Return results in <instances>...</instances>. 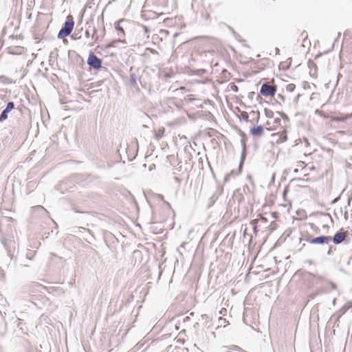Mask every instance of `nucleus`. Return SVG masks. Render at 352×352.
Instances as JSON below:
<instances>
[{"label":"nucleus","mask_w":352,"mask_h":352,"mask_svg":"<svg viewBox=\"0 0 352 352\" xmlns=\"http://www.w3.org/2000/svg\"><path fill=\"white\" fill-rule=\"evenodd\" d=\"M74 25V21L72 16L69 15L67 17L65 22L64 23L63 26L60 30L58 34V38H63L67 36H69L73 30Z\"/></svg>","instance_id":"obj_1"},{"label":"nucleus","mask_w":352,"mask_h":352,"mask_svg":"<svg viewBox=\"0 0 352 352\" xmlns=\"http://www.w3.org/2000/svg\"><path fill=\"white\" fill-rule=\"evenodd\" d=\"M87 65L94 69H98L102 67V60L91 52L88 56Z\"/></svg>","instance_id":"obj_2"},{"label":"nucleus","mask_w":352,"mask_h":352,"mask_svg":"<svg viewBox=\"0 0 352 352\" xmlns=\"http://www.w3.org/2000/svg\"><path fill=\"white\" fill-rule=\"evenodd\" d=\"M276 91L275 86H272L268 83H263L261 85L260 93L264 96H273Z\"/></svg>","instance_id":"obj_3"},{"label":"nucleus","mask_w":352,"mask_h":352,"mask_svg":"<svg viewBox=\"0 0 352 352\" xmlns=\"http://www.w3.org/2000/svg\"><path fill=\"white\" fill-rule=\"evenodd\" d=\"M331 240V237L329 236H320L311 239H307V241L311 244H328Z\"/></svg>","instance_id":"obj_4"},{"label":"nucleus","mask_w":352,"mask_h":352,"mask_svg":"<svg viewBox=\"0 0 352 352\" xmlns=\"http://www.w3.org/2000/svg\"><path fill=\"white\" fill-rule=\"evenodd\" d=\"M241 146H242V153H241V161H240V164H239V170H241V168H242V165H243V163L245 156H246V143H245V138L244 137H243L241 139Z\"/></svg>","instance_id":"obj_5"},{"label":"nucleus","mask_w":352,"mask_h":352,"mask_svg":"<svg viewBox=\"0 0 352 352\" xmlns=\"http://www.w3.org/2000/svg\"><path fill=\"white\" fill-rule=\"evenodd\" d=\"M346 234L344 232H337L333 237V241L335 244H340L344 241Z\"/></svg>","instance_id":"obj_6"},{"label":"nucleus","mask_w":352,"mask_h":352,"mask_svg":"<svg viewBox=\"0 0 352 352\" xmlns=\"http://www.w3.org/2000/svg\"><path fill=\"white\" fill-rule=\"evenodd\" d=\"M263 133V126L262 125L257 126L250 129V133L254 136H261Z\"/></svg>","instance_id":"obj_7"},{"label":"nucleus","mask_w":352,"mask_h":352,"mask_svg":"<svg viewBox=\"0 0 352 352\" xmlns=\"http://www.w3.org/2000/svg\"><path fill=\"white\" fill-rule=\"evenodd\" d=\"M241 169L239 170V168L238 169L237 171H235L234 170H231L230 173H228V174L226 175L225 178H224L225 182L229 181L232 177L238 175L241 173Z\"/></svg>","instance_id":"obj_8"},{"label":"nucleus","mask_w":352,"mask_h":352,"mask_svg":"<svg viewBox=\"0 0 352 352\" xmlns=\"http://www.w3.org/2000/svg\"><path fill=\"white\" fill-rule=\"evenodd\" d=\"M350 118H352V113L351 114L338 116L335 118V120L339 121V122H344Z\"/></svg>","instance_id":"obj_9"},{"label":"nucleus","mask_w":352,"mask_h":352,"mask_svg":"<svg viewBox=\"0 0 352 352\" xmlns=\"http://www.w3.org/2000/svg\"><path fill=\"white\" fill-rule=\"evenodd\" d=\"M123 21L122 20H120L119 21H118L116 23V30L118 32V36H120V35H124V30L122 27L120 26V23L121 22H122Z\"/></svg>","instance_id":"obj_10"},{"label":"nucleus","mask_w":352,"mask_h":352,"mask_svg":"<svg viewBox=\"0 0 352 352\" xmlns=\"http://www.w3.org/2000/svg\"><path fill=\"white\" fill-rule=\"evenodd\" d=\"M10 111L5 109L0 115V122H4L8 118V114Z\"/></svg>","instance_id":"obj_11"},{"label":"nucleus","mask_w":352,"mask_h":352,"mask_svg":"<svg viewBox=\"0 0 352 352\" xmlns=\"http://www.w3.org/2000/svg\"><path fill=\"white\" fill-rule=\"evenodd\" d=\"M287 140V135L285 131H283L280 135L279 138L277 140L278 143H282Z\"/></svg>","instance_id":"obj_12"},{"label":"nucleus","mask_w":352,"mask_h":352,"mask_svg":"<svg viewBox=\"0 0 352 352\" xmlns=\"http://www.w3.org/2000/svg\"><path fill=\"white\" fill-rule=\"evenodd\" d=\"M129 84L131 86H137L136 76L134 74H131L130 76Z\"/></svg>","instance_id":"obj_13"},{"label":"nucleus","mask_w":352,"mask_h":352,"mask_svg":"<svg viewBox=\"0 0 352 352\" xmlns=\"http://www.w3.org/2000/svg\"><path fill=\"white\" fill-rule=\"evenodd\" d=\"M265 116L268 118H272L274 116V111L269 109H265L264 110Z\"/></svg>","instance_id":"obj_14"},{"label":"nucleus","mask_w":352,"mask_h":352,"mask_svg":"<svg viewBox=\"0 0 352 352\" xmlns=\"http://www.w3.org/2000/svg\"><path fill=\"white\" fill-rule=\"evenodd\" d=\"M250 115H252V116H254V117H255L256 122H258V120L260 118V113L258 111H252L250 112Z\"/></svg>","instance_id":"obj_15"},{"label":"nucleus","mask_w":352,"mask_h":352,"mask_svg":"<svg viewBox=\"0 0 352 352\" xmlns=\"http://www.w3.org/2000/svg\"><path fill=\"white\" fill-rule=\"evenodd\" d=\"M296 85L293 83H290L287 85L286 90L289 92H293L295 90Z\"/></svg>","instance_id":"obj_16"},{"label":"nucleus","mask_w":352,"mask_h":352,"mask_svg":"<svg viewBox=\"0 0 352 352\" xmlns=\"http://www.w3.org/2000/svg\"><path fill=\"white\" fill-rule=\"evenodd\" d=\"M117 42H124V41H122L120 38H119L118 39H115V40L112 41L110 43H109L107 45V47H113L115 43Z\"/></svg>","instance_id":"obj_17"},{"label":"nucleus","mask_w":352,"mask_h":352,"mask_svg":"<svg viewBox=\"0 0 352 352\" xmlns=\"http://www.w3.org/2000/svg\"><path fill=\"white\" fill-rule=\"evenodd\" d=\"M14 103L13 102H9L8 104H7V106L6 107V109L7 110H8L10 112L14 109Z\"/></svg>","instance_id":"obj_18"},{"label":"nucleus","mask_w":352,"mask_h":352,"mask_svg":"<svg viewBox=\"0 0 352 352\" xmlns=\"http://www.w3.org/2000/svg\"><path fill=\"white\" fill-rule=\"evenodd\" d=\"M91 38L94 40V42H96L98 40V36H97V30L96 28L94 29L93 34L91 35Z\"/></svg>","instance_id":"obj_19"},{"label":"nucleus","mask_w":352,"mask_h":352,"mask_svg":"<svg viewBox=\"0 0 352 352\" xmlns=\"http://www.w3.org/2000/svg\"><path fill=\"white\" fill-rule=\"evenodd\" d=\"M164 131V129H163L162 131H159L157 133H155V135L157 140H160L162 137Z\"/></svg>","instance_id":"obj_20"},{"label":"nucleus","mask_w":352,"mask_h":352,"mask_svg":"<svg viewBox=\"0 0 352 352\" xmlns=\"http://www.w3.org/2000/svg\"><path fill=\"white\" fill-rule=\"evenodd\" d=\"M241 117L246 122L248 121L249 116H248V113L247 112H245V111L242 112L241 113Z\"/></svg>","instance_id":"obj_21"},{"label":"nucleus","mask_w":352,"mask_h":352,"mask_svg":"<svg viewBox=\"0 0 352 352\" xmlns=\"http://www.w3.org/2000/svg\"><path fill=\"white\" fill-rule=\"evenodd\" d=\"M226 322H226V319H224V318H223L221 317H220L219 318V323L220 325H223L224 327H226Z\"/></svg>","instance_id":"obj_22"},{"label":"nucleus","mask_w":352,"mask_h":352,"mask_svg":"<svg viewBox=\"0 0 352 352\" xmlns=\"http://www.w3.org/2000/svg\"><path fill=\"white\" fill-rule=\"evenodd\" d=\"M7 242H8V240L6 239H3L2 241H1V243L3 244V245L7 249Z\"/></svg>","instance_id":"obj_23"},{"label":"nucleus","mask_w":352,"mask_h":352,"mask_svg":"<svg viewBox=\"0 0 352 352\" xmlns=\"http://www.w3.org/2000/svg\"><path fill=\"white\" fill-rule=\"evenodd\" d=\"M226 312H227L226 309H225V308H222V309L220 310L219 314H220L221 315L224 316V315H226Z\"/></svg>","instance_id":"obj_24"},{"label":"nucleus","mask_w":352,"mask_h":352,"mask_svg":"<svg viewBox=\"0 0 352 352\" xmlns=\"http://www.w3.org/2000/svg\"><path fill=\"white\" fill-rule=\"evenodd\" d=\"M85 36H86L87 38H89V37L90 34H89V30H86V31H85Z\"/></svg>","instance_id":"obj_25"},{"label":"nucleus","mask_w":352,"mask_h":352,"mask_svg":"<svg viewBox=\"0 0 352 352\" xmlns=\"http://www.w3.org/2000/svg\"><path fill=\"white\" fill-rule=\"evenodd\" d=\"M150 51L153 54H157V52L155 50L150 49Z\"/></svg>","instance_id":"obj_26"},{"label":"nucleus","mask_w":352,"mask_h":352,"mask_svg":"<svg viewBox=\"0 0 352 352\" xmlns=\"http://www.w3.org/2000/svg\"><path fill=\"white\" fill-rule=\"evenodd\" d=\"M274 122H275V123H276V124L280 123V118H276V119L274 120Z\"/></svg>","instance_id":"obj_27"},{"label":"nucleus","mask_w":352,"mask_h":352,"mask_svg":"<svg viewBox=\"0 0 352 352\" xmlns=\"http://www.w3.org/2000/svg\"><path fill=\"white\" fill-rule=\"evenodd\" d=\"M275 51H276V54H279V49H278V48H277V47H276V48L275 49Z\"/></svg>","instance_id":"obj_28"},{"label":"nucleus","mask_w":352,"mask_h":352,"mask_svg":"<svg viewBox=\"0 0 352 352\" xmlns=\"http://www.w3.org/2000/svg\"><path fill=\"white\" fill-rule=\"evenodd\" d=\"M331 246L329 248V250L327 252L328 254H331Z\"/></svg>","instance_id":"obj_29"},{"label":"nucleus","mask_w":352,"mask_h":352,"mask_svg":"<svg viewBox=\"0 0 352 352\" xmlns=\"http://www.w3.org/2000/svg\"><path fill=\"white\" fill-rule=\"evenodd\" d=\"M261 219H262V220H263V221H267L266 218H265V217H262Z\"/></svg>","instance_id":"obj_30"},{"label":"nucleus","mask_w":352,"mask_h":352,"mask_svg":"<svg viewBox=\"0 0 352 352\" xmlns=\"http://www.w3.org/2000/svg\"><path fill=\"white\" fill-rule=\"evenodd\" d=\"M89 46H93L94 45V43H91L90 44H89Z\"/></svg>","instance_id":"obj_31"},{"label":"nucleus","mask_w":352,"mask_h":352,"mask_svg":"<svg viewBox=\"0 0 352 352\" xmlns=\"http://www.w3.org/2000/svg\"><path fill=\"white\" fill-rule=\"evenodd\" d=\"M336 287V285L334 284H332V288H335Z\"/></svg>","instance_id":"obj_32"},{"label":"nucleus","mask_w":352,"mask_h":352,"mask_svg":"<svg viewBox=\"0 0 352 352\" xmlns=\"http://www.w3.org/2000/svg\"><path fill=\"white\" fill-rule=\"evenodd\" d=\"M184 244H185V243H182V244L181 245V247H182V248H184Z\"/></svg>","instance_id":"obj_33"},{"label":"nucleus","mask_w":352,"mask_h":352,"mask_svg":"<svg viewBox=\"0 0 352 352\" xmlns=\"http://www.w3.org/2000/svg\"><path fill=\"white\" fill-rule=\"evenodd\" d=\"M307 35H305V37H307ZM304 41V42H305V41H306V38H304V41Z\"/></svg>","instance_id":"obj_34"},{"label":"nucleus","mask_w":352,"mask_h":352,"mask_svg":"<svg viewBox=\"0 0 352 352\" xmlns=\"http://www.w3.org/2000/svg\"><path fill=\"white\" fill-rule=\"evenodd\" d=\"M175 179L176 182H178V181H179V179H178V178H177V177H175Z\"/></svg>","instance_id":"obj_35"},{"label":"nucleus","mask_w":352,"mask_h":352,"mask_svg":"<svg viewBox=\"0 0 352 352\" xmlns=\"http://www.w3.org/2000/svg\"><path fill=\"white\" fill-rule=\"evenodd\" d=\"M300 97V95H298V96L296 97V100H298V98Z\"/></svg>","instance_id":"obj_36"}]
</instances>
